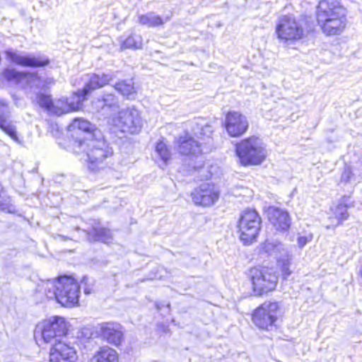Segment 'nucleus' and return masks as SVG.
I'll list each match as a JSON object with an SVG mask.
<instances>
[{
    "instance_id": "ea45409f",
    "label": "nucleus",
    "mask_w": 362,
    "mask_h": 362,
    "mask_svg": "<svg viewBox=\"0 0 362 362\" xmlns=\"http://www.w3.org/2000/svg\"><path fill=\"white\" fill-rule=\"evenodd\" d=\"M90 292H91V290L90 288H84V293L86 294H89Z\"/></svg>"
},
{
    "instance_id": "e433bc0d",
    "label": "nucleus",
    "mask_w": 362,
    "mask_h": 362,
    "mask_svg": "<svg viewBox=\"0 0 362 362\" xmlns=\"http://www.w3.org/2000/svg\"><path fill=\"white\" fill-rule=\"evenodd\" d=\"M0 107L2 108L7 107V103L5 100H0Z\"/></svg>"
},
{
    "instance_id": "b1692460",
    "label": "nucleus",
    "mask_w": 362,
    "mask_h": 362,
    "mask_svg": "<svg viewBox=\"0 0 362 362\" xmlns=\"http://www.w3.org/2000/svg\"><path fill=\"white\" fill-rule=\"evenodd\" d=\"M287 251L284 245L276 240H266L259 247L260 253L274 256L276 259L280 255H286Z\"/></svg>"
},
{
    "instance_id": "aec40b11",
    "label": "nucleus",
    "mask_w": 362,
    "mask_h": 362,
    "mask_svg": "<svg viewBox=\"0 0 362 362\" xmlns=\"http://www.w3.org/2000/svg\"><path fill=\"white\" fill-rule=\"evenodd\" d=\"M118 108V98L113 94H105L101 98H96L91 102L93 112L103 111L104 114H107L109 111L115 112Z\"/></svg>"
},
{
    "instance_id": "f704fd0d",
    "label": "nucleus",
    "mask_w": 362,
    "mask_h": 362,
    "mask_svg": "<svg viewBox=\"0 0 362 362\" xmlns=\"http://www.w3.org/2000/svg\"><path fill=\"white\" fill-rule=\"evenodd\" d=\"M354 177V173L351 167L348 166L344 168L341 176V181L345 183H349L351 182Z\"/></svg>"
},
{
    "instance_id": "a878e982",
    "label": "nucleus",
    "mask_w": 362,
    "mask_h": 362,
    "mask_svg": "<svg viewBox=\"0 0 362 362\" xmlns=\"http://www.w3.org/2000/svg\"><path fill=\"white\" fill-rule=\"evenodd\" d=\"M118 359L117 351L107 346H103L95 354L90 362H115Z\"/></svg>"
},
{
    "instance_id": "7ed1b4c3",
    "label": "nucleus",
    "mask_w": 362,
    "mask_h": 362,
    "mask_svg": "<svg viewBox=\"0 0 362 362\" xmlns=\"http://www.w3.org/2000/svg\"><path fill=\"white\" fill-rule=\"evenodd\" d=\"M114 78L112 74H91L82 90L74 93L70 98L54 100L50 109V114L60 116L79 110L86 95L93 90L108 84Z\"/></svg>"
},
{
    "instance_id": "4468645a",
    "label": "nucleus",
    "mask_w": 362,
    "mask_h": 362,
    "mask_svg": "<svg viewBox=\"0 0 362 362\" xmlns=\"http://www.w3.org/2000/svg\"><path fill=\"white\" fill-rule=\"evenodd\" d=\"M98 334L108 344L119 346L124 340L122 326L117 322H104L98 325Z\"/></svg>"
},
{
    "instance_id": "2eb2a0df",
    "label": "nucleus",
    "mask_w": 362,
    "mask_h": 362,
    "mask_svg": "<svg viewBox=\"0 0 362 362\" xmlns=\"http://www.w3.org/2000/svg\"><path fill=\"white\" fill-rule=\"evenodd\" d=\"M249 127L247 117L237 111L228 112L226 116L225 128L232 137H238L244 134Z\"/></svg>"
},
{
    "instance_id": "72a5a7b5",
    "label": "nucleus",
    "mask_w": 362,
    "mask_h": 362,
    "mask_svg": "<svg viewBox=\"0 0 362 362\" xmlns=\"http://www.w3.org/2000/svg\"><path fill=\"white\" fill-rule=\"evenodd\" d=\"M37 103L40 107H45L49 113L50 109L54 103V101L49 96L45 95H40L37 96Z\"/></svg>"
},
{
    "instance_id": "6ab92c4d",
    "label": "nucleus",
    "mask_w": 362,
    "mask_h": 362,
    "mask_svg": "<svg viewBox=\"0 0 362 362\" xmlns=\"http://www.w3.org/2000/svg\"><path fill=\"white\" fill-rule=\"evenodd\" d=\"M178 151L182 155H198L203 151L202 144L195 141L188 133L179 136L177 139Z\"/></svg>"
},
{
    "instance_id": "c9c22d12",
    "label": "nucleus",
    "mask_w": 362,
    "mask_h": 362,
    "mask_svg": "<svg viewBox=\"0 0 362 362\" xmlns=\"http://www.w3.org/2000/svg\"><path fill=\"white\" fill-rule=\"evenodd\" d=\"M81 334L82 335H85V336H86V335L91 334V332H90V330L88 328H86V327H85V328H83V329H81Z\"/></svg>"
},
{
    "instance_id": "39448f33",
    "label": "nucleus",
    "mask_w": 362,
    "mask_h": 362,
    "mask_svg": "<svg viewBox=\"0 0 362 362\" xmlns=\"http://www.w3.org/2000/svg\"><path fill=\"white\" fill-rule=\"evenodd\" d=\"M69 323L59 316L39 322L35 329V339L39 345L57 343L64 339L69 331Z\"/></svg>"
},
{
    "instance_id": "c756f323",
    "label": "nucleus",
    "mask_w": 362,
    "mask_h": 362,
    "mask_svg": "<svg viewBox=\"0 0 362 362\" xmlns=\"http://www.w3.org/2000/svg\"><path fill=\"white\" fill-rule=\"evenodd\" d=\"M276 260L278 265L281 268L283 278L286 279L292 273L290 269L292 256L289 254L288 251H287L286 255H280L277 257Z\"/></svg>"
},
{
    "instance_id": "f8f14e48",
    "label": "nucleus",
    "mask_w": 362,
    "mask_h": 362,
    "mask_svg": "<svg viewBox=\"0 0 362 362\" xmlns=\"http://www.w3.org/2000/svg\"><path fill=\"white\" fill-rule=\"evenodd\" d=\"M220 191L215 185L205 182L199 185L191 192L195 205L208 207L214 205L219 199Z\"/></svg>"
},
{
    "instance_id": "4c0bfd02",
    "label": "nucleus",
    "mask_w": 362,
    "mask_h": 362,
    "mask_svg": "<svg viewBox=\"0 0 362 362\" xmlns=\"http://www.w3.org/2000/svg\"><path fill=\"white\" fill-rule=\"evenodd\" d=\"M156 305L157 309L158 310H160L162 309L163 307L165 306V304L162 303H156Z\"/></svg>"
},
{
    "instance_id": "393cba45",
    "label": "nucleus",
    "mask_w": 362,
    "mask_h": 362,
    "mask_svg": "<svg viewBox=\"0 0 362 362\" xmlns=\"http://www.w3.org/2000/svg\"><path fill=\"white\" fill-rule=\"evenodd\" d=\"M0 113V129L11 137L15 142L22 144L23 140L18 135L16 127L10 121L7 119L6 116L4 115V110H1Z\"/></svg>"
},
{
    "instance_id": "423d86ee",
    "label": "nucleus",
    "mask_w": 362,
    "mask_h": 362,
    "mask_svg": "<svg viewBox=\"0 0 362 362\" xmlns=\"http://www.w3.org/2000/svg\"><path fill=\"white\" fill-rule=\"evenodd\" d=\"M236 154L241 165H257L267 158V150L263 141L257 136H251L237 144Z\"/></svg>"
},
{
    "instance_id": "20e7f679",
    "label": "nucleus",
    "mask_w": 362,
    "mask_h": 362,
    "mask_svg": "<svg viewBox=\"0 0 362 362\" xmlns=\"http://www.w3.org/2000/svg\"><path fill=\"white\" fill-rule=\"evenodd\" d=\"M75 150L86 156L87 165L90 170L95 172L103 168V161L112 154V148L102 135L95 138L76 139Z\"/></svg>"
},
{
    "instance_id": "412c9836",
    "label": "nucleus",
    "mask_w": 362,
    "mask_h": 362,
    "mask_svg": "<svg viewBox=\"0 0 362 362\" xmlns=\"http://www.w3.org/2000/svg\"><path fill=\"white\" fill-rule=\"evenodd\" d=\"M350 197L344 196L340 200L337 206L332 209V216L329 217L331 223L326 227L327 228L331 227H336L340 225L344 220L347 219L349 214L348 213V208L351 206L349 204Z\"/></svg>"
},
{
    "instance_id": "a19ab883",
    "label": "nucleus",
    "mask_w": 362,
    "mask_h": 362,
    "mask_svg": "<svg viewBox=\"0 0 362 362\" xmlns=\"http://www.w3.org/2000/svg\"><path fill=\"white\" fill-rule=\"evenodd\" d=\"M201 168V166H193V168H194V170H198V169H199V168Z\"/></svg>"
},
{
    "instance_id": "f03ea898",
    "label": "nucleus",
    "mask_w": 362,
    "mask_h": 362,
    "mask_svg": "<svg viewBox=\"0 0 362 362\" xmlns=\"http://www.w3.org/2000/svg\"><path fill=\"white\" fill-rule=\"evenodd\" d=\"M317 21L325 35H339L346 25V9L339 0H321L317 6Z\"/></svg>"
},
{
    "instance_id": "6e6552de",
    "label": "nucleus",
    "mask_w": 362,
    "mask_h": 362,
    "mask_svg": "<svg viewBox=\"0 0 362 362\" xmlns=\"http://www.w3.org/2000/svg\"><path fill=\"white\" fill-rule=\"evenodd\" d=\"M107 123L114 131L129 134L138 133L142 127V119L138 110L134 107L122 109L117 114H112Z\"/></svg>"
},
{
    "instance_id": "5701e85b",
    "label": "nucleus",
    "mask_w": 362,
    "mask_h": 362,
    "mask_svg": "<svg viewBox=\"0 0 362 362\" xmlns=\"http://www.w3.org/2000/svg\"><path fill=\"white\" fill-rule=\"evenodd\" d=\"M154 154L156 161L162 168L168 165L172 156L171 151L163 139L159 140L156 144Z\"/></svg>"
},
{
    "instance_id": "473e14b6",
    "label": "nucleus",
    "mask_w": 362,
    "mask_h": 362,
    "mask_svg": "<svg viewBox=\"0 0 362 362\" xmlns=\"http://www.w3.org/2000/svg\"><path fill=\"white\" fill-rule=\"evenodd\" d=\"M313 239V234L310 230H303L297 234V245L299 248H303Z\"/></svg>"
},
{
    "instance_id": "dca6fc26",
    "label": "nucleus",
    "mask_w": 362,
    "mask_h": 362,
    "mask_svg": "<svg viewBox=\"0 0 362 362\" xmlns=\"http://www.w3.org/2000/svg\"><path fill=\"white\" fill-rule=\"evenodd\" d=\"M77 359L78 355L75 347L66 344L63 339L53 344L50 349V362H76Z\"/></svg>"
},
{
    "instance_id": "58836bf2",
    "label": "nucleus",
    "mask_w": 362,
    "mask_h": 362,
    "mask_svg": "<svg viewBox=\"0 0 362 362\" xmlns=\"http://www.w3.org/2000/svg\"><path fill=\"white\" fill-rule=\"evenodd\" d=\"M88 281V277H86V276H84V277L83 278L82 281H81V283H82V284H87Z\"/></svg>"
},
{
    "instance_id": "2f4dec72",
    "label": "nucleus",
    "mask_w": 362,
    "mask_h": 362,
    "mask_svg": "<svg viewBox=\"0 0 362 362\" xmlns=\"http://www.w3.org/2000/svg\"><path fill=\"white\" fill-rule=\"evenodd\" d=\"M214 132V128L210 124H205L202 126L200 129L199 133H196V136L197 139L202 140V142H200L202 146L206 144L211 143V136Z\"/></svg>"
},
{
    "instance_id": "79ce46f5",
    "label": "nucleus",
    "mask_w": 362,
    "mask_h": 362,
    "mask_svg": "<svg viewBox=\"0 0 362 362\" xmlns=\"http://www.w3.org/2000/svg\"><path fill=\"white\" fill-rule=\"evenodd\" d=\"M166 306H167L168 308H169V307H170V304H169V303H168Z\"/></svg>"
},
{
    "instance_id": "a211bd4d",
    "label": "nucleus",
    "mask_w": 362,
    "mask_h": 362,
    "mask_svg": "<svg viewBox=\"0 0 362 362\" xmlns=\"http://www.w3.org/2000/svg\"><path fill=\"white\" fill-rule=\"evenodd\" d=\"M269 222L277 230L286 231L291 226L289 214L286 211L271 206L267 211Z\"/></svg>"
},
{
    "instance_id": "ddd939ff",
    "label": "nucleus",
    "mask_w": 362,
    "mask_h": 362,
    "mask_svg": "<svg viewBox=\"0 0 362 362\" xmlns=\"http://www.w3.org/2000/svg\"><path fill=\"white\" fill-rule=\"evenodd\" d=\"M6 58L13 64L22 66L39 67L48 64L49 59L42 55H33L12 49L5 51Z\"/></svg>"
},
{
    "instance_id": "f257e3e1",
    "label": "nucleus",
    "mask_w": 362,
    "mask_h": 362,
    "mask_svg": "<svg viewBox=\"0 0 362 362\" xmlns=\"http://www.w3.org/2000/svg\"><path fill=\"white\" fill-rule=\"evenodd\" d=\"M38 288L48 299H55L63 306L71 308L78 303L80 286L71 276L42 281Z\"/></svg>"
},
{
    "instance_id": "f3484780",
    "label": "nucleus",
    "mask_w": 362,
    "mask_h": 362,
    "mask_svg": "<svg viewBox=\"0 0 362 362\" xmlns=\"http://www.w3.org/2000/svg\"><path fill=\"white\" fill-rule=\"evenodd\" d=\"M3 75L6 80L19 85L22 88L28 86L39 87L41 83L40 78L37 74L20 72L12 68L6 69Z\"/></svg>"
},
{
    "instance_id": "4be33fe9",
    "label": "nucleus",
    "mask_w": 362,
    "mask_h": 362,
    "mask_svg": "<svg viewBox=\"0 0 362 362\" xmlns=\"http://www.w3.org/2000/svg\"><path fill=\"white\" fill-rule=\"evenodd\" d=\"M69 131L71 132H83L88 136L86 139H92L102 135L100 130L96 129L95 126L86 119L83 118L75 119L69 127Z\"/></svg>"
},
{
    "instance_id": "0eeeda50",
    "label": "nucleus",
    "mask_w": 362,
    "mask_h": 362,
    "mask_svg": "<svg viewBox=\"0 0 362 362\" xmlns=\"http://www.w3.org/2000/svg\"><path fill=\"white\" fill-rule=\"evenodd\" d=\"M275 35L280 42L288 44L303 39L306 31L302 21L293 15H284L276 23Z\"/></svg>"
},
{
    "instance_id": "cd10ccee",
    "label": "nucleus",
    "mask_w": 362,
    "mask_h": 362,
    "mask_svg": "<svg viewBox=\"0 0 362 362\" xmlns=\"http://www.w3.org/2000/svg\"><path fill=\"white\" fill-rule=\"evenodd\" d=\"M115 88L127 99H135L137 95L136 88L134 86V83L132 79L117 82L115 86Z\"/></svg>"
},
{
    "instance_id": "bb28decb",
    "label": "nucleus",
    "mask_w": 362,
    "mask_h": 362,
    "mask_svg": "<svg viewBox=\"0 0 362 362\" xmlns=\"http://www.w3.org/2000/svg\"><path fill=\"white\" fill-rule=\"evenodd\" d=\"M89 240L109 243L112 240V235L109 229L95 226L87 232Z\"/></svg>"
},
{
    "instance_id": "7c9ffc66",
    "label": "nucleus",
    "mask_w": 362,
    "mask_h": 362,
    "mask_svg": "<svg viewBox=\"0 0 362 362\" xmlns=\"http://www.w3.org/2000/svg\"><path fill=\"white\" fill-rule=\"evenodd\" d=\"M142 47V37L139 35H131L121 44V49H141Z\"/></svg>"
},
{
    "instance_id": "9d476101",
    "label": "nucleus",
    "mask_w": 362,
    "mask_h": 362,
    "mask_svg": "<svg viewBox=\"0 0 362 362\" xmlns=\"http://www.w3.org/2000/svg\"><path fill=\"white\" fill-rule=\"evenodd\" d=\"M261 223V218L255 210L243 211L238 221L241 241L248 244L255 240L260 230Z\"/></svg>"
},
{
    "instance_id": "c85d7f7f",
    "label": "nucleus",
    "mask_w": 362,
    "mask_h": 362,
    "mask_svg": "<svg viewBox=\"0 0 362 362\" xmlns=\"http://www.w3.org/2000/svg\"><path fill=\"white\" fill-rule=\"evenodd\" d=\"M169 19V17L163 19L155 13L149 12L146 14L140 15L139 16V23L148 27H155L163 25L164 23L168 21Z\"/></svg>"
},
{
    "instance_id": "1a4fd4ad",
    "label": "nucleus",
    "mask_w": 362,
    "mask_h": 362,
    "mask_svg": "<svg viewBox=\"0 0 362 362\" xmlns=\"http://www.w3.org/2000/svg\"><path fill=\"white\" fill-rule=\"evenodd\" d=\"M252 289L255 295L262 296L274 291L278 284V274L273 267H257L250 270Z\"/></svg>"
},
{
    "instance_id": "9b49d317",
    "label": "nucleus",
    "mask_w": 362,
    "mask_h": 362,
    "mask_svg": "<svg viewBox=\"0 0 362 362\" xmlns=\"http://www.w3.org/2000/svg\"><path fill=\"white\" fill-rule=\"evenodd\" d=\"M279 316L280 310L278 303L266 301L255 310L252 320L259 328L268 330L275 325Z\"/></svg>"
}]
</instances>
